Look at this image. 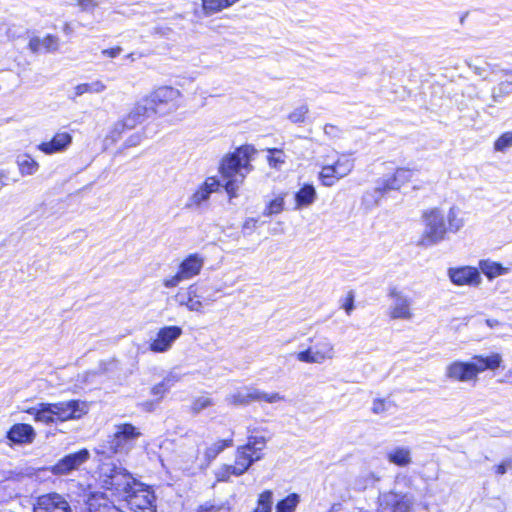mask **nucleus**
<instances>
[{"label":"nucleus","instance_id":"obj_1","mask_svg":"<svg viewBox=\"0 0 512 512\" xmlns=\"http://www.w3.org/2000/svg\"><path fill=\"white\" fill-rule=\"evenodd\" d=\"M423 232L419 246L431 247L446 239L447 232L456 233L464 226V219L458 207L452 206L445 213L441 208L427 209L422 214Z\"/></svg>","mask_w":512,"mask_h":512},{"label":"nucleus","instance_id":"obj_2","mask_svg":"<svg viewBox=\"0 0 512 512\" xmlns=\"http://www.w3.org/2000/svg\"><path fill=\"white\" fill-rule=\"evenodd\" d=\"M256 150L251 145H244L236 149L232 154L223 158L219 171L226 181L224 188L230 197H236L240 185L246 175L253 169L251 159Z\"/></svg>","mask_w":512,"mask_h":512},{"label":"nucleus","instance_id":"obj_3","mask_svg":"<svg viewBox=\"0 0 512 512\" xmlns=\"http://www.w3.org/2000/svg\"><path fill=\"white\" fill-rule=\"evenodd\" d=\"M501 361L497 353L489 356L475 355L468 362L456 360L446 366L445 376L452 382H476L480 373L497 369Z\"/></svg>","mask_w":512,"mask_h":512},{"label":"nucleus","instance_id":"obj_4","mask_svg":"<svg viewBox=\"0 0 512 512\" xmlns=\"http://www.w3.org/2000/svg\"><path fill=\"white\" fill-rule=\"evenodd\" d=\"M99 480L105 490L122 500L138 482L127 469L113 462H105L100 466Z\"/></svg>","mask_w":512,"mask_h":512},{"label":"nucleus","instance_id":"obj_5","mask_svg":"<svg viewBox=\"0 0 512 512\" xmlns=\"http://www.w3.org/2000/svg\"><path fill=\"white\" fill-rule=\"evenodd\" d=\"M265 445L264 437L252 436L248 438L245 445L239 446L236 450L235 463L233 464L234 476L243 475L253 463L262 459V451Z\"/></svg>","mask_w":512,"mask_h":512},{"label":"nucleus","instance_id":"obj_6","mask_svg":"<svg viewBox=\"0 0 512 512\" xmlns=\"http://www.w3.org/2000/svg\"><path fill=\"white\" fill-rule=\"evenodd\" d=\"M141 436L140 430L130 423L115 425L114 433L108 441L109 449L115 454H128Z\"/></svg>","mask_w":512,"mask_h":512},{"label":"nucleus","instance_id":"obj_7","mask_svg":"<svg viewBox=\"0 0 512 512\" xmlns=\"http://www.w3.org/2000/svg\"><path fill=\"white\" fill-rule=\"evenodd\" d=\"M311 342L313 344L308 349L297 353L296 357L300 362L322 364L335 357L334 344L328 337H316L315 340L311 339Z\"/></svg>","mask_w":512,"mask_h":512},{"label":"nucleus","instance_id":"obj_8","mask_svg":"<svg viewBox=\"0 0 512 512\" xmlns=\"http://www.w3.org/2000/svg\"><path fill=\"white\" fill-rule=\"evenodd\" d=\"M123 500L127 502L133 512H156L154 491L139 481L134 484Z\"/></svg>","mask_w":512,"mask_h":512},{"label":"nucleus","instance_id":"obj_9","mask_svg":"<svg viewBox=\"0 0 512 512\" xmlns=\"http://www.w3.org/2000/svg\"><path fill=\"white\" fill-rule=\"evenodd\" d=\"M204 265V258L197 253L190 254L180 264L175 275L163 280L166 288H175L181 282L192 279L200 274Z\"/></svg>","mask_w":512,"mask_h":512},{"label":"nucleus","instance_id":"obj_10","mask_svg":"<svg viewBox=\"0 0 512 512\" xmlns=\"http://www.w3.org/2000/svg\"><path fill=\"white\" fill-rule=\"evenodd\" d=\"M284 397L279 393H266L254 387H243L234 393L228 395L225 401L229 405L239 406L248 405L252 402L275 403L283 400Z\"/></svg>","mask_w":512,"mask_h":512},{"label":"nucleus","instance_id":"obj_11","mask_svg":"<svg viewBox=\"0 0 512 512\" xmlns=\"http://www.w3.org/2000/svg\"><path fill=\"white\" fill-rule=\"evenodd\" d=\"M180 95L178 89L163 86L151 93L148 97V103L151 104L154 113L165 114L175 111L178 108Z\"/></svg>","mask_w":512,"mask_h":512},{"label":"nucleus","instance_id":"obj_12","mask_svg":"<svg viewBox=\"0 0 512 512\" xmlns=\"http://www.w3.org/2000/svg\"><path fill=\"white\" fill-rule=\"evenodd\" d=\"M354 168V161L342 155L333 164L324 165L319 173V180L326 187L333 186L337 181L346 177Z\"/></svg>","mask_w":512,"mask_h":512},{"label":"nucleus","instance_id":"obj_13","mask_svg":"<svg viewBox=\"0 0 512 512\" xmlns=\"http://www.w3.org/2000/svg\"><path fill=\"white\" fill-rule=\"evenodd\" d=\"M413 505V496L390 491L379 495L377 512H411Z\"/></svg>","mask_w":512,"mask_h":512},{"label":"nucleus","instance_id":"obj_14","mask_svg":"<svg viewBox=\"0 0 512 512\" xmlns=\"http://www.w3.org/2000/svg\"><path fill=\"white\" fill-rule=\"evenodd\" d=\"M53 406L58 422L79 420L89 411L88 403L79 399L55 402Z\"/></svg>","mask_w":512,"mask_h":512},{"label":"nucleus","instance_id":"obj_15","mask_svg":"<svg viewBox=\"0 0 512 512\" xmlns=\"http://www.w3.org/2000/svg\"><path fill=\"white\" fill-rule=\"evenodd\" d=\"M412 177V171L406 168H398L392 176L381 178L377 181L374 189L375 204L385 193L391 190H399L401 186L407 183Z\"/></svg>","mask_w":512,"mask_h":512},{"label":"nucleus","instance_id":"obj_16","mask_svg":"<svg viewBox=\"0 0 512 512\" xmlns=\"http://www.w3.org/2000/svg\"><path fill=\"white\" fill-rule=\"evenodd\" d=\"M33 512H74V510L64 495L48 493L36 499Z\"/></svg>","mask_w":512,"mask_h":512},{"label":"nucleus","instance_id":"obj_17","mask_svg":"<svg viewBox=\"0 0 512 512\" xmlns=\"http://www.w3.org/2000/svg\"><path fill=\"white\" fill-rule=\"evenodd\" d=\"M388 296L392 299L391 306L389 308V316L392 319H404L409 320L413 317L411 311L412 299L398 290L396 287L389 289Z\"/></svg>","mask_w":512,"mask_h":512},{"label":"nucleus","instance_id":"obj_18","mask_svg":"<svg viewBox=\"0 0 512 512\" xmlns=\"http://www.w3.org/2000/svg\"><path fill=\"white\" fill-rule=\"evenodd\" d=\"M90 458V453L87 449H81L77 452L70 453L61 458L50 471L54 475H68L72 471L79 469Z\"/></svg>","mask_w":512,"mask_h":512},{"label":"nucleus","instance_id":"obj_19","mask_svg":"<svg viewBox=\"0 0 512 512\" xmlns=\"http://www.w3.org/2000/svg\"><path fill=\"white\" fill-rule=\"evenodd\" d=\"M182 335L179 326H165L159 329L149 349L155 353H164L171 349L173 343Z\"/></svg>","mask_w":512,"mask_h":512},{"label":"nucleus","instance_id":"obj_20","mask_svg":"<svg viewBox=\"0 0 512 512\" xmlns=\"http://www.w3.org/2000/svg\"><path fill=\"white\" fill-rule=\"evenodd\" d=\"M219 180L215 177H209L206 181L190 196L186 206L188 208H200L210 198L211 193L218 190Z\"/></svg>","mask_w":512,"mask_h":512},{"label":"nucleus","instance_id":"obj_21","mask_svg":"<svg viewBox=\"0 0 512 512\" xmlns=\"http://www.w3.org/2000/svg\"><path fill=\"white\" fill-rule=\"evenodd\" d=\"M175 301L180 306H185L192 312H204V303L198 295V288L195 284L190 285L188 288L178 291L175 295Z\"/></svg>","mask_w":512,"mask_h":512},{"label":"nucleus","instance_id":"obj_22","mask_svg":"<svg viewBox=\"0 0 512 512\" xmlns=\"http://www.w3.org/2000/svg\"><path fill=\"white\" fill-rule=\"evenodd\" d=\"M448 275L452 283L462 285H478L481 281L478 269L465 266L460 268H450Z\"/></svg>","mask_w":512,"mask_h":512},{"label":"nucleus","instance_id":"obj_23","mask_svg":"<svg viewBox=\"0 0 512 512\" xmlns=\"http://www.w3.org/2000/svg\"><path fill=\"white\" fill-rule=\"evenodd\" d=\"M72 143V135L68 132H57L50 141L42 142L38 149L47 155L61 153Z\"/></svg>","mask_w":512,"mask_h":512},{"label":"nucleus","instance_id":"obj_24","mask_svg":"<svg viewBox=\"0 0 512 512\" xmlns=\"http://www.w3.org/2000/svg\"><path fill=\"white\" fill-rule=\"evenodd\" d=\"M36 432L30 424H14L7 432V438L15 444H30L34 441Z\"/></svg>","mask_w":512,"mask_h":512},{"label":"nucleus","instance_id":"obj_25","mask_svg":"<svg viewBox=\"0 0 512 512\" xmlns=\"http://www.w3.org/2000/svg\"><path fill=\"white\" fill-rule=\"evenodd\" d=\"M26 412L33 416L36 422L45 425L58 423L53 403H39L35 407H30Z\"/></svg>","mask_w":512,"mask_h":512},{"label":"nucleus","instance_id":"obj_26","mask_svg":"<svg viewBox=\"0 0 512 512\" xmlns=\"http://www.w3.org/2000/svg\"><path fill=\"white\" fill-rule=\"evenodd\" d=\"M199 453V447H191L183 452L179 456L178 464L180 469L190 475L195 474L198 470H203L204 468L200 467L201 458H199Z\"/></svg>","mask_w":512,"mask_h":512},{"label":"nucleus","instance_id":"obj_27","mask_svg":"<svg viewBox=\"0 0 512 512\" xmlns=\"http://www.w3.org/2000/svg\"><path fill=\"white\" fill-rule=\"evenodd\" d=\"M233 446V439L218 440L205 449L204 456L200 460V467L207 468L210 463L226 448Z\"/></svg>","mask_w":512,"mask_h":512},{"label":"nucleus","instance_id":"obj_28","mask_svg":"<svg viewBox=\"0 0 512 512\" xmlns=\"http://www.w3.org/2000/svg\"><path fill=\"white\" fill-rule=\"evenodd\" d=\"M89 512H123L103 493L93 494L87 502Z\"/></svg>","mask_w":512,"mask_h":512},{"label":"nucleus","instance_id":"obj_29","mask_svg":"<svg viewBox=\"0 0 512 512\" xmlns=\"http://www.w3.org/2000/svg\"><path fill=\"white\" fill-rule=\"evenodd\" d=\"M141 122L142 120H140L139 116H137L133 111H130V113L121 121L115 123L112 131L110 132V138L113 142L117 141L125 130L133 129Z\"/></svg>","mask_w":512,"mask_h":512},{"label":"nucleus","instance_id":"obj_30","mask_svg":"<svg viewBox=\"0 0 512 512\" xmlns=\"http://www.w3.org/2000/svg\"><path fill=\"white\" fill-rule=\"evenodd\" d=\"M387 459L390 463L405 467L411 464V450L408 447H395L387 453Z\"/></svg>","mask_w":512,"mask_h":512},{"label":"nucleus","instance_id":"obj_31","mask_svg":"<svg viewBox=\"0 0 512 512\" xmlns=\"http://www.w3.org/2000/svg\"><path fill=\"white\" fill-rule=\"evenodd\" d=\"M316 199V190L313 185L305 184L296 194L297 207L309 206Z\"/></svg>","mask_w":512,"mask_h":512},{"label":"nucleus","instance_id":"obj_32","mask_svg":"<svg viewBox=\"0 0 512 512\" xmlns=\"http://www.w3.org/2000/svg\"><path fill=\"white\" fill-rule=\"evenodd\" d=\"M479 268L483 274H485L488 278L492 279L500 275H504L508 272V269L503 267L501 264L497 262H493L490 260H481L479 262Z\"/></svg>","mask_w":512,"mask_h":512},{"label":"nucleus","instance_id":"obj_33","mask_svg":"<svg viewBox=\"0 0 512 512\" xmlns=\"http://www.w3.org/2000/svg\"><path fill=\"white\" fill-rule=\"evenodd\" d=\"M239 0H202V7L206 15L217 13L228 8Z\"/></svg>","mask_w":512,"mask_h":512},{"label":"nucleus","instance_id":"obj_34","mask_svg":"<svg viewBox=\"0 0 512 512\" xmlns=\"http://www.w3.org/2000/svg\"><path fill=\"white\" fill-rule=\"evenodd\" d=\"M106 89V85L100 81L96 80L91 83H82L77 85L74 88L75 97H79L85 93H101Z\"/></svg>","mask_w":512,"mask_h":512},{"label":"nucleus","instance_id":"obj_35","mask_svg":"<svg viewBox=\"0 0 512 512\" xmlns=\"http://www.w3.org/2000/svg\"><path fill=\"white\" fill-rule=\"evenodd\" d=\"M379 477L374 472L365 471L362 472L353 482V488L357 491H363L368 486L373 485L379 481Z\"/></svg>","mask_w":512,"mask_h":512},{"label":"nucleus","instance_id":"obj_36","mask_svg":"<svg viewBox=\"0 0 512 512\" xmlns=\"http://www.w3.org/2000/svg\"><path fill=\"white\" fill-rule=\"evenodd\" d=\"M22 175H33L39 168V164L29 155H22L17 160Z\"/></svg>","mask_w":512,"mask_h":512},{"label":"nucleus","instance_id":"obj_37","mask_svg":"<svg viewBox=\"0 0 512 512\" xmlns=\"http://www.w3.org/2000/svg\"><path fill=\"white\" fill-rule=\"evenodd\" d=\"M299 503L297 494H290L276 505V512H294Z\"/></svg>","mask_w":512,"mask_h":512},{"label":"nucleus","instance_id":"obj_38","mask_svg":"<svg viewBox=\"0 0 512 512\" xmlns=\"http://www.w3.org/2000/svg\"><path fill=\"white\" fill-rule=\"evenodd\" d=\"M272 510V492L266 490L262 492L258 499V505L254 512H271Z\"/></svg>","mask_w":512,"mask_h":512},{"label":"nucleus","instance_id":"obj_39","mask_svg":"<svg viewBox=\"0 0 512 512\" xmlns=\"http://www.w3.org/2000/svg\"><path fill=\"white\" fill-rule=\"evenodd\" d=\"M175 379L174 378H165L163 381H161L160 383L156 384L151 392L154 396H157L159 399H161L164 394L174 385L175 383Z\"/></svg>","mask_w":512,"mask_h":512},{"label":"nucleus","instance_id":"obj_40","mask_svg":"<svg viewBox=\"0 0 512 512\" xmlns=\"http://www.w3.org/2000/svg\"><path fill=\"white\" fill-rule=\"evenodd\" d=\"M270 155L268 156V163L270 167L279 169L285 162V155L282 150L272 148L268 150Z\"/></svg>","mask_w":512,"mask_h":512},{"label":"nucleus","instance_id":"obj_41","mask_svg":"<svg viewBox=\"0 0 512 512\" xmlns=\"http://www.w3.org/2000/svg\"><path fill=\"white\" fill-rule=\"evenodd\" d=\"M512 147V131L503 133L494 143V149L504 152Z\"/></svg>","mask_w":512,"mask_h":512},{"label":"nucleus","instance_id":"obj_42","mask_svg":"<svg viewBox=\"0 0 512 512\" xmlns=\"http://www.w3.org/2000/svg\"><path fill=\"white\" fill-rule=\"evenodd\" d=\"M214 405V401L212 398L208 396H200L192 402L191 410L193 413L198 414L202 410Z\"/></svg>","mask_w":512,"mask_h":512},{"label":"nucleus","instance_id":"obj_43","mask_svg":"<svg viewBox=\"0 0 512 512\" xmlns=\"http://www.w3.org/2000/svg\"><path fill=\"white\" fill-rule=\"evenodd\" d=\"M284 209V197L283 196H279L273 200H271L265 211H264V215L266 216H271L273 214H279L280 212H282Z\"/></svg>","mask_w":512,"mask_h":512},{"label":"nucleus","instance_id":"obj_44","mask_svg":"<svg viewBox=\"0 0 512 512\" xmlns=\"http://www.w3.org/2000/svg\"><path fill=\"white\" fill-rule=\"evenodd\" d=\"M231 476H234L233 465H222L215 472L218 482H229Z\"/></svg>","mask_w":512,"mask_h":512},{"label":"nucleus","instance_id":"obj_45","mask_svg":"<svg viewBox=\"0 0 512 512\" xmlns=\"http://www.w3.org/2000/svg\"><path fill=\"white\" fill-rule=\"evenodd\" d=\"M41 43L46 52H54L59 47V38L49 34L41 39Z\"/></svg>","mask_w":512,"mask_h":512},{"label":"nucleus","instance_id":"obj_46","mask_svg":"<svg viewBox=\"0 0 512 512\" xmlns=\"http://www.w3.org/2000/svg\"><path fill=\"white\" fill-rule=\"evenodd\" d=\"M308 106L302 105L294 109L288 116L289 120L293 123H302L308 113Z\"/></svg>","mask_w":512,"mask_h":512},{"label":"nucleus","instance_id":"obj_47","mask_svg":"<svg viewBox=\"0 0 512 512\" xmlns=\"http://www.w3.org/2000/svg\"><path fill=\"white\" fill-rule=\"evenodd\" d=\"M150 110L153 111V108H151V104L148 103L147 98L144 102L138 103L131 111H133L137 116H139L140 120L143 121Z\"/></svg>","mask_w":512,"mask_h":512},{"label":"nucleus","instance_id":"obj_48","mask_svg":"<svg viewBox=\"0 0 512 512\" xmlns=\"http://www.w3.org/2000/svg\"><path fill=\"white\" fill-rule=\"evenodd\" d=\"M143 138L144 134L142 132H136L126 139V141L124 142V147H136L142 142Z\"/></svg>","mask_w":512,"mask_h":512},{"label":"nucleus","instance_id":"obj_49","mask_svg":"<svg viewBox=\"0 0 512 512\" xmlns=\"http://www.w3.org/2000/svg\"><path fill=\"white\" fill-rule=\"evenodd\" d=\"M508 470H512V457H507L495 467V472L498 475H504Z\"/></svg>","mask_w":512,"mask_h":512},{"label":"nucleus","instance_id":"obj_50","mask_svg":"<svg viewBox=\"0 0 512 512\" xmlns=\"http://www.w3.org/2000/svg\"><path fill=\"white\" fill-rule=\"evenodd\" d=\"M388 405H390V402L382 399H376L373 402L372 411L375 414L383 413L388 409Z\"/></svg>","mask_w":512,"mask_h":512},{"label":"nucleus","instance_id":"obj_51","mask_svg":"<svg viewBox=\"0 0 512 512\" xmlns=\"http://www.w3.org/2000/svg\"><path fill=\"white\" fill-rule=\"evenodd\" d=\"M77 4L83 11H92L98 5L95 0H77Z\"/></svg>","mask_w":512,"mask_h":512},{"label":"nucleus","instance_id":"obj_52","mask_svg":"<svg viewBox=\"0 0 512 512\" xmlns=\"http://www.w3.org/2000/svg\"><path fill=\"white\" fill-rule=\"evenodd\" d=\"M343 308L346 311L347 315L351 314L352 310L354 309V294H353V292L348 293V297L346 298V301L343 304Z\"/></svg>","mask_w":512,"mask_h":512},{"label":"nucleus","instance_id":"obj_53","mask_svg":"<svg viewBox=\"0 0 512 512\" xmlns=\"http://www.w3.org/2000/svg\"><path fill=\"white\" fill-rule=\"evenodd\" d=\"M29 48L33 51V52H39L43 49L42 47V43H41V38L39 37H33L30 39L29 41Z\"/></svg>","mask_w":512,"mask_h":512},{"label":"nucleus","instance_id":"obj_54","mask_svg":"<svg viewBox=\"0 0 512 512\" xmlns=\"http://www.w3.org/2000/svg\"><path fill=\"white\" fill-rule=\"evenodd\" d=\"M220 508L210 502L200 505L197 512H219Z\"/></svg>","mask_w":512,"mask_h":512},{"label":"nucleus","instance_id":"obj_55","mask_svg":"<svg viewBox=\"0 0 512 512\" xmlns=\"http://www.w3.org/2000/svg\"><path fill=\"white\" fill-rule=\"evenodd\" d=\"M121 51L122 48L118 46L114 48L104 49L102 50V54L110 58H115L121 53Z\"/></svg>","mask_w":512,"mask_h":512},{"label":"nucleus","instance_id":"obj_56","mask_svg":"<svg viewBox=\"0 0 512 512\" xmlns=\"http://www.w3.org/2000/svg\"><path fill=\"white\" fill-rule=\"evenodd\" d=\"M324 133L330 137H337L339 134V129L332 124H326L324 126Z\"/></svg>","mask_w":512,"mask_h":512},{"label":"nucleus","instance_id":"obj_57","mask_svg":"<svg viewBox=\"0 0 512 512\" xmlns=\"http://www.w3.org/2000/svg\"><path fill=\"white\" fill-rule=\"evenodd\" d=\"M257 222L258 221L255 218H248L243 223V231L244 232H246V231H253L256 228Z\"/></svg>","mask_w":512,"mask_h":512},{"label":"nucleus","instance_id":"obj_58","mask_svg":"<svg viewBox=\"0 0 512 512\" xmlns=\"http://www.w3.org/2000/svg\"><path fill=\"white\" fill-rule=\"evenodd\" d=\"M506 75L509 76V78L505 82L500 83L499 85V90L501 92L504 91L508 85H512V72L506 73Z\"/></svg>","mask_w":512,"mask_h":512},{"label":"nucleus","instance_id":"obj_59","mask_svg":"<svg viewBox=\"0 0 512 512\" xmlns=\"http://www.w3.org/2000/svg\"><path fill=\"white\" fill-rule=\"evenodd\" d=\"M485 324L489 327V328H495L497 326L500 325V322L496 319H486L485 320Z\"/></svg>","mask_w":512,"mask_h":512},{"label":"nucleus","instance_id":"obj_60","mask_svg":"<svg viewBox=\"0 0 512 512\" xmlns=\"http://www.w3.org/2000/svg\"><path fill=\"white\" fill-rule=\"evenodd\" d=\"M473 69H474V72H475L476 74H478V75H480V76H482V75H483V71H482V69H481V68H479V67L475 66Z\"/></svg>","mask_w":512,"mask_h":512},{"label":"nucleus","instance_id":"obj_61","mask_svg":"<svg viewBox=\"0 0 512 512\" xmlns=\"http://www.w3.org/2000/svg\"><path fill=\"white\" fill-rule=\"evenodd\" d=\"M127 58H129V60H132V61L134 60L133 54H128Z\"/></svg>","mask_w":512,"mask_h":512},{"label":"nucleus","instance_id":"obj_62","mask_svg":"<svg viewBox=\"0 0 512 512\" xmlns=\"http://www.w3.org/2000/svg\"><path fill=\"white\" fill-rule=\"evenodd\" d=\"M510 378H512V371L509 373Z\"/></svg>","mask_w":512,"mask_h":512}]
</instances>
